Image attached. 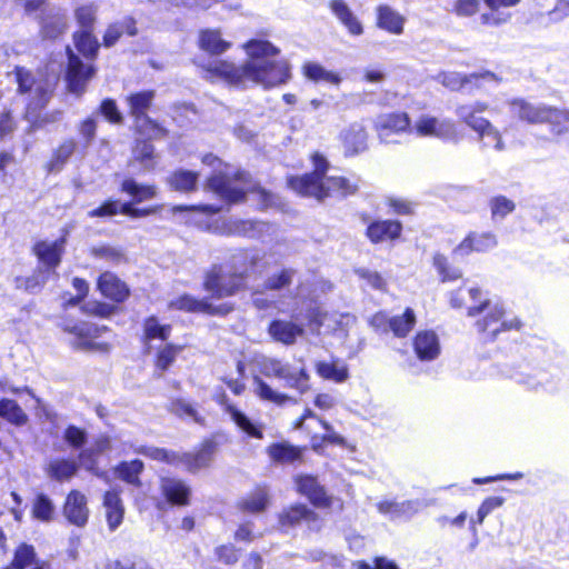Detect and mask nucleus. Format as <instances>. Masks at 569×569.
<instances>
[{"mask_svg":"<svg viewBox=\"0 0 569 569\" xmlns=\"http://www.w3.org/2000/svg\"><path fill=\"white\" fill-rule=\"evenodd\" d=\"M74 149L76 142L73 140H67L61 143L54 151L51 160L48 162V170L50 172L60 171L73 153Z\"/></svg>","mask_w":569,"mask_h":569,"instance_id":"49530a36","label":"nucleus"},{"mask_svg":"<svg viewBox=\"0 0 569 569\" xmlns=\"http://www.w3.org/2000/svg\"><path fill=\"white\" fill-rule=\"evenodd\" d=\"M169 308L188 311V312H203V313H227L229 309L222 308H213L211 303H209L204 299H196L190 295H183L178 297L177 299L170 301Z\"/></svg>","mask_w":569,"mask_h":569,"instance_id":"bb28decb","label":"nucleus"},{"mask_svg":"<svg viewBox=\"0 0 569 569\" xmlns=\"http://www.w3.org/2000/svg\"><path fill=\"white\" fill-rule=\"evenodd\" d=\"M68 28L67 17L59 16L47 20L42 27L46 38L54 39L62 34Z\"/></svg>","mask_w":569,"mask_h":569,"instance_id":"5fc2aeb1","label":"nucleus"},{"mask_svg":"<svg viewBox=\"0 0 569 569\" xmlns=\"http://www.w3.org/2000/svg\"><path fill=\"white\" fill-rule=\"evenodd\" d=\"M46 73H17V81L21 91H30L43 98L52 90V84L47 79L43 86V78Z\"/></svg>","mask_w":569,"mask_h":569,"instance_id":"7c9ffc66","label":"nucleus"},{"mask_svg":"<svg viewBox=\"0 0 569 569\" xmlns=\"http://www.w3.org/2000/svg\"><path fill=\"white\" fill-rule=\"evenodd\" d=\"M98 289L104 297L116 302L124 301L130 295L128 286L114 273L109 271L103 272L99 277Z\"/></svg>","mask_w":569,"mask_h":569,"instance_id":"6ab92c4d","label":"nucleus"},{"mask_svg":"<svg viewBox=\"0 0 569 569\" xmlns=\"http://www.w3.org/2000/svg\"><path fill=\"white\" fill-rule=\"evenodd\" d=\"M161 491L168 501L174 505H187L190 489L179 479L166 477L161 479Z\"/></svg>","mask_w":569,"mask_h":569,"instance_id":"cd10ccee","label":"nucleus"},{"mask_svg":"<svg viewBox=\"0 0 569 569\" xmlns=\"http://www.w3.org/2000/svg\"><path fill=\"white\" fill-rule=\"evenodd\" d=\"M293 276V269H284L279 274L270 277L266 281V287L271 290L283 288L291 283Z\"/></svg>","mask_w":569,"mask_h":569,"instance_id":"69168bd1","label":"nucleus"},{"mask_svg":"<svg viewBox=\"0 0 569 569\" xmlns=\"http://www.w3.org/2000/svg\"><path fill=\"white\" fill-rule=\"evenodd\" d=\"M171 411L181 418L192 419L196 422L201 421V418L199 417L197 409L191 403L183 399L174 400L171 403Z\"/></svg>","mask_w":569,"mask_h":569,"instance_id":"bf43d9fd","label":"nucleus"},{"mask_svg":"<svg viewBox=\"0 0 569 569\" xmlns=\"http://www.w3.org/2000/svg\"><path fill=\"white\" fill-rule=\"evenodd\" d=\"M197 44L200 50L210 56H221L232 47L231 41L223 39L221 29L219 28L200 29Z\"/></svg>","mask_w":569,"mask_h":569,"instance_id":"f8f14e48","label":"nucleus"},{"mask_svg":"<svg viewBox=\"0 0 569 569\" xmlns=\"http://www.w3.org/2000/svg\"><path fill=\"white\" fill-rule=\"evenodd\" d=\"M90 74L91 73H66L68 90L76 94L82 93L89 82Z\"/></svg>","mask_w":569,"mask_h":569,"instance_id":"680f3d73","label":"nucleus"},{"mask_svg":"<svg viewBox=\"0 0 569 569\" xmlns=\"http://www.w3.org/2000/svg\"><path fill=\"white\" fill-rule=\"evenodd\" d=\"M376 130L382 141L390 142L393 133L410 130V119L407 113L382 114L377 118Z\"/></svg>","mask_w":569,"mask_h":569,"instance_id":"4468645a","label":"nucleus"},{"mask_svg":"<svg viewBox=\"0 0 569 569\" xmlns=\"http://www.w3.org/2000/svg\"><path fill=\"white\" fill-rule=\"evenodd\" d=\"M63 516L70 523L83 527L89 518L86 496L78 490L70 491L63 506Z\"/></svg>","mask_w":569,"mask_h":569,"instance_id":"ddd939ff","label":"nucleus"},{"mask_svg":"<svg viewBox=\"0 0 569 569\" xmlns=\"http://www.w3.org/2000/svg\"><path fill=\"white\" fill-rule=\"evenodd\" d=\"M433 266L441 276L442 282L457 280L461 277V272L458 269L448 266L447 259L442 254L438 253L433 257Z\"/></svg>","mask_w":569,"mask_h":569,"instance_id":"13d9d810","label":"nucleus"},{"mask_svg":"<svg viewBox=\"0 0 569 569\" xmlns=\"http://www.w3.org/2000/svg\"><path fill=\"white\" fill-rule=\"evenodd\" d=\"M505 315V308L502 305L496 303L493 305L488 315L485 317L482 321H478L477 326L481 331H489L492 337L500 330H509V329H518L520 327V322L517 319L510 321H502L499 325L500 319Z\"/></svg>","mask_w":569,"mask_h":569,"instance_id":"aec40b11","label":"nucleus"},{"mask_svg":"<svg viewBox=\"0 0 569 569\" xmlns=\"http://www.w3.org/2000/svg\"><path fill=\"white\" fill-rule=\"evenodd\" d=\"M104 328H99L93 323L81 322L73 326H66L64 331L72 336L70 343L80 350L102 349L107 350L106 345L94 342V339L100 337Z\"/></svg>","mask_w":569,"mask_h":569,"instance_id":"1a4fd4ad","label":"nucleus"},{"mask_svg":"<svg viewBox=\"0 0 569 569\" xmlns=\"http://www.w3.org/2000/svg\"><path fill=\"white\" fill-rule=\"evenodd\" d=\"M318 327L327 332H346L356 322V318L349 313H323L316 319Z\"/></svg>","mask_w":569,"mask_h":569,"instance_id":"c756f323","label":"nucleus"},{"mask_svg":"<svg viewBox=\"0 0 569 569\" xmlns=\"http://www.w3.org/2000/svg\"><path fill=\"white\" fill-rule=\"evenodd\" d=\"M182 347L176 345H166L162 347L156 358V369L162 375L176 360Z\"/></svg>","mask_w":569,"mask_h":569,"instance_id":"3c124183","label":"nucleus"},{"mask_svg":"<svg viewBox=\"0 0 569 569\" xmlns=\"http://www.w3.org/2000/svg\"><path fill=\"white\" fill-rule=\"evenodd\" d=\"M91 252L94 257L106 259L107 261L112 263H118L123 259V253L121 252V250L110 246L92 248Z\"/></svg>","mask_w":569,"mask_h":569,"instance_id":"338daca9","label":"nucleus"},{"mask_svg":"<svg viewBox=\"0 0 569 569\" xmlns=\"http://www.w3.org/2000/svg\"><path fill=\"white\" fill-rule=\"evenodd\" d=\"M214 443L212 441H204L196 453H180L179 465L186 467L190 472H197L202 468H206L212 461L214 455Z\"/></svg>","mask_w":569,"mask_h":569,"instance_id":"412c9836","label":"nucleus"},{"mask_svg":"<svg viewBox=\"0 0 569 569\" xmlns=\"http://www.w3.org/2000/svg\"><path fill=\"white\" fill-rule=\"evenodd\" d=\"M0 417L16 426H22L28 420L24 411L11 399H2L0 401Z\"/></svg>","mask_w":569,"mask_h":569,"instance_id":"37998d69","label":"nucleus"},{"mask_svg":"<svg viewBox=\"0 0 569 569\" xmlns=\"http://www.w3.org/2000/svg\"><path fill=\"white\" fill-rule=\"evenodd\" d=\"M497 246L496 236L490 232L470 233L455 251L461 254H468L472 251L485 252Z\"/></svg>","mask_w":569,"mask_h":569,"instance_id":"b1692460","label":"nucleus"},{"mask_svg":"<svg viewBox=\"0 0 569 569\" xmlns=\"http://www.w3.org/2000/svg\"><path fill=\"white\" fill-rule=\"evenodd\" d=\"M412 130L419 137H432L441 140H456L457 131L452 121L423 114L413 124Z\"/></svg>","mask_w":569,"mask_h":569,"instance_id":"0eeeda50","label":"nucleus"},{"mask_svg":"<svg viewBox=\"0 0 569 569\" xmlns=\"http://www.w3.org/2000/svg\"><path fill=\"white\" fill-rule=\"evenodd\" d=\"M413 349L422 361L436 359L440 353L438 336L429 330L418 332L413 341Z\"/></svg>","mask_w":569,"mask_h":569,"instance_id":"4be33fe9","label":"nucleus"},{"mask_svg":"<svg viewBox=\"0 0 569 569\" xmlns=\"http://www.w3.org/2000/svg\"><path fill=\"white\" fill-rule=\"evenodd\" d=\"M197 182V174L191 171H177L169 179L170 186L179 191L192 190Z\"/></svg>","mask_w":569,"mask_h":569,"instance_id":"864d4df0","label":"nucleus"},{"mask_svg":"<svg viewBox=\"0 0 569 569\" xmlns=\"http://www.w3.org/2000/svg\"><path fill=\"white\" fill-rule=\"evenodd\" d=\"M78 465L73 460L57 459L49 462L47 473L58 481L69 480L76 475Z\"/></svg>","mask_w":569,"mask_h":569,"instance_id":"4c0bfd02","label":"nucleus"},{"mask_svg":"<svg viewBox=\"0 0 569 569\" xmlns=\"http://www.w3.org/2000/svg\"><path fill=\"white\" fill-rule=\"evenodd\" d=\"M171 333L170 325L160 323L159 319L151 316L144 320L143 323V340L150 343L153 340L166 341Z\"/></svg>","mask_w":569,"mask_h":569,"instance_id":"c9c22d12","label":"nucleus"},{"mask_svg":"<svg viewBox=\"0 0 569 569\" xmlns=\"http://www.w3.org/2000/svg\"><path fill=\"white\" fill-rule=\"evenodd\" d=\"M253 263V257L248 252L232 256L231 266H214L207 273L204 289L216 298H224L237 293L243 287V274L248 264Z\"/></svg>","mask_w":569,"mask_h":569,"instance_id":"f03ea898","label":"nucleus"},{"mask_svg":"<svg viewBox=\"0 0 569 569\" xmlns=\"http://www.w3.org/2000/svg\"><path fill=\"white\" fill-rule=\"evenodd\" d=\"M378 26L391 33L400 34L403 31L405 18L388 6L377 9Z\"/></svg>","mask_w":569,"mask_h":569,"instance_id":"72a5a7b5","label":"nucleus"},{"mask_svg":"<svg viewBox=\"0 0 569 569\" xmlns=\"http://www.w3.org/2000/svg\"><path fill=\"white\" fill-rule=\"evenodd\" d=\"M438 81L450 90H460L468 86L470 79L461 77V73H439Z\"/></svg>","mask_w":569,"mask_h":569,"instance_id":"e2e57ef3","label":"nucleus"},{"mask_svg":"<svg viewBox=\"0 0 569 569\" xmlns=\"http://www.w3.org/2000/svg\"><path fill=\"white\" fill-rule=\"evenodd\" d=\"M401 224L398 221H378L368 227L367 234L372 242L393 240L399 237Z\"/></svg>","mask_w":569,"mask_h":569,"instance_id":"2f4dec72","label":"nucleus"},{"mask_svg":"<svg viewBox=\"0 0 569 569\" xmlns=\"http://www.w3.org/2000/svg\"><path fill=\"white\" fill-rule=\"evenodd\" d=\"M219 81L233 82L242 77L248 78L252 82L260 83L264 88H272L278 84L286 83L290 73H212Z\"/></svg>","mask_w":569,"mask_h":569,"instance_id":"a211bd4d","label":"nucleus"},{"mask_svg":"<svg viewBox=\"0 0 569 569\" xmlns=\"http://www.w3.org/2000/svg\"><path fill=\"white\" fill-rule=\"evenodd\" d=\"M254 393L264 401L272 402L274 405H284L290 398L274 389H272L267 382H264L259 376L253 377Z\"/></svg>","mask_w":569,"mask_h":569,"instance_id":"ea45409f","label":"nucleus"},{"mask_svg":"<svg viewBox=\"0 0 569 569\" xmlns=\"http://www.w3.org/2000/svg\"><path fill=\"white\" fill-rule=\"evenodd\" d=\"M36 559V552L32 546L22 543L19 546L14 553L12 567L6 569H24L33 565Z\"/></svg>","mask_w":569,"mask_h":569,"instance_id":"603ef678","label":"nucleus"},{"mask_svg":"<svg viewBox=\"0 0 569 569\" xmlns=\"http://www.w3.org/2000/svg\"><path fill=\"white\" fill-rule=\"evenodd\" d=\"M92 31L93 30H79L73 34V41L78 51L90 59L96 57L99 49V43Z\"/></svg>","mask_w":569,"mask_h":569,"instance_id":"58836bf2","label":"nucleus"},{"mask_svg":"<svg viewBox=\"0 0 569 569\" xmlns=\"http://www.w3.org/2000/svg\"><path fill=\"white\" fill-rule=\"evenodd\" d=\"M427 506L428 503L420 499L406 500L401 502L383 500L377 505V509L380 513L390 516L391 518H410Z\"/></svg>","mask_w":569,"mask_h":569,"instance_id":"2eb2a0df","label":"nucleus"},{"mask_svg":"<svg viewBox=\"0 0 569 569\" xmlns=\"http://www.w3.org/2000/svg\"><path fill=\"white\" fill-rule=\"evenodd\" d=\"M224 410L229 413L231 420L248 436L262 439V430L260 426L254 425L251 420L233 405L226 402Z\"/></svg>","mask_w":569,"mask_h":569,"instance_id":"f704fd0d","label":"nucleus"},{"mask_svg":"<svg viewBox=\"0 0 569 569\" xmlns=\"http://www.w3.org/2000/svg\"><path fill=\"white\" fill-rule=\"evenodd\" d=\"M143 469V463L140 460H132L130 462H122L118 466L117 472L119 478L128 483L139 486V475Z\"/></svg>","mask_w":569,"mask_h":569,"instance_id":"8fccbe9b","label":"nucleus"},{"mask_svg":"<svg viewBox=\"0 0 569 569\" xmlns=\"http://www.w3.org/2000/svg\"><path fill=\"white\" fill-rule=\"evenodd\" d=\"M99 7L94 2L82 4L74 9V19L81 30H93Z\"/></svg>","mask_w":569,"mask_h":569,"instance_id":"79ce46f5","label":"nucleus"},{"mask_svg":"<svg viewBox=\"0 0 569 569\" xmlns=\"http://www.w3.org/2000/svg\"><path fill=\"white\" fill-rule=\"evenodd\" d=\"M346 152L356 154L367 148V133L362 124L353 123L341 134Z\"/></svg>","mask_w":569,"mask_h":569,"instance_id":"c85d7f7f","label":"nucleus"},{"mask_svg":"<svg viewBox=\"0 0 569 569\" xmlns=\"http://www.w3.org/2000/svg\"><path fill=\"white\" fill-rule=\"evenodd\" d=\"M121 190L133 198L136 202H142L156 197L153 186L139 184L133 179H126L121 184Z\"/></svg>","mask_w":569,"mask_h":569,"instance_id":"a19ab883","label":"nucleus"},{"mask_svg":"<svg viewBox=\"0 0 569 569\" xmlns=\"http://www.w3.org/2000/svg\"><path fill=\"white\" fill-rule=\"evenodd\" d=\"M416 323V316L412 309L407 308L402 316L390 319V330L397 337H406Z\"/></svg>","mask_w":569,"mask_h":569,"instance_id":"c03bdc74","label":"nucleus"},{"mask_svg":"<svg viewBox=\"0 0 569 569\" xmlns=\"http://www.w3.org/2000/svg\"><path fill=\"white\" fill-rule=\"evenodd\" d=\"M510 13L499 11V9L491 10L490 12L482 13L480 21L485 26L499 27L510 20Z\"/></svg>","mask_w":569,"mask_h":569,"instance_id":"774afa93","label":"nucleus"},{"mask_svg":"<svg viewBox=\"0 0 569 569\" xmlns=\"http://www.w3.org/2000/svg\"><path fill=\"white\" fill-rule=\"evenodd\" d=\"M247 56L244 71H289L290 64L280 57L281 50L268 40L253 38L241 44Z\"/></svg>","mask_w":569,"mask_h":569,"instance_id":"20e7f679","label":"nucleus"},{"mask_svg":"<svg viewBox=\"0 0 569 569\" xmlns=\"http://www.w3.org/2000/svg\"><path fill=\"white\" fill-rule=\"evenodd\" d=\"M64 246L66 239L62 237L56 240L38 241L32 250L49 273L50 270H54L60 264Z\"/></svg>","mask_w":569,"mask_h":569,"instance_id":"9b49d317","label":"nucleus"},{"mask_svg":"<svg viewBox=\"0 0 569 569\" xmlns=\"http://www.w3.org/2000/svg\"><path fill=\"white\" fill-rule=\"evenodd\" d=\"M48 279L47 271H38L31 277L28 278H17L16 283L17 288L24 289L26 291L34 292L39 288H41Z\"/></svg>","mask_w":569,"mask_h":569,"instance_id":"4d7b16f0","label":"nucleus"},{"mask_svg":"<svg viewBox=\"0 0 569 569\" xmlns=\"http://www.w3.org/2000/svg\"><path fill=\"white\" fill-rule=\"evenodd\" d=\"M54 511V505L48 496L39 493L36 497L32 506L33 518L43 522H49L53 519Z\"/></svg>","mask_w":569,"mask_h":569,"instance_id":"a18cd8bd","label":"nucleus"},{"mask_svg":"<svg viewBox=\"0 0 569 569\" xmlns=\"http://www.w3.org/2000/svg\"><path fill=\"white\" fill-rule=\"evenodd\" d=\"M303 328L291 321L276 320L270 323L268 332L278 342L292 345L303 335Z\"/></svg>","mask_w":569,"mask_h":569,"instance_id":"393cba45","label":"nucleus"},{"mask_svg":"<svg viewBox=\"0 0 569 569\" xmlns=\"http://www.w3.org/2000/svg\"><path fill=\"white\" fill-rule=\"evenodd\" d=\"M103 508L108 527L114 531L122 523L124 517V507L117 491L106 492Z\"/></svg>","mask_w":569,"mask_h":569,"instance_id":"a878e982","label":"nucleus"},{"mask_svg":"<svg viewBox=\"0 0 569 569\" xmlns=\"http://www.w3.org/2000/svg\"><path fill=\"white\" fill-rule=\"evenodd\" d=\"M208 188L229 202H239L249 194L262 207L273 204L272 194L252 182L246 173L231 179L227 171L219 170V173L209 178Z\"/></svg>","mask_w":569,"mask_h":569,"instance_id":"7ed1b4c3","label":"nucleus"},{"mask_svg":"<svg viewBox=\"0 0 569 569\" xmlns=\"http://www.w3.org/2000/svg\"><path fill=\"white\" fill-rule=\"evenodd\" d=\"M329 8L335 17L345 26L352 36H360L363 27L358 17L350 9L345 0H330Z\"/></svg>","mask_w":569,"mask_h":569,"instance_id":"5701e85b","label":"nucleus"},{"mask_svg":"<svg viewBox=\"0 0 569 569\" xmlns=\"http://www.w3.org/2000/svg\"><path fill=\"white\" fill-rule=\"evenodd\" d=\"M139 452L143 453L151 459L163 461L170 465L179 466V457L180 452L168 451L161 448H143L139 450Z\"/></svg>","mask_w":569,"mask_h":569,"instance_id":"6e6d98bb","label":"nucleus"},{"mask_svg":"<svg viewBox=\"0 0 569 569\" xmlns=\"http://www.w3.org/2000/svg\"><path fill=\"white\" fill-rule=\"evenodd\" d=\"M490 208L493 218H505L515 210V203L506 197L499 196L490 201Z\"/></svg>","mask_w":569,"mask_h":569,"instance_id":"052dcab7","label":"nucleus"},{"mask_svg":"<svg viewBox=\"0 0 569 569\" xmlns=\"http://www.w3.org/2000/svg\"><path fill=\"white\" fill-rule=\"evenodd\" d=\"M312 173L288 179V184L298 194L322 200L332 196L346 197L357 191L358 184L355 181L338 176H326L329 163L319 153L312 156Z\"/></svg>","mask_w":569,"mask_h":569,"instance_id":"f257e3e1","label":"nucleus"},{"mask_svg":"<svg viewBox=\"0 0 569 569\" xmlns=\"http://www.w3.org/2000/svg\"><path fill=\"white\" fill-rule=\"evenodd\" d=\"M153 100L152 91H143L128 97L130 112L136 118V124L140 130L150 127V137L157 138L162 134V129L146 117V112Z\"/></svg>","mask_w":569,"mask_h":569,"instance_id":"6e6552de","label":"nucleus"},{"mask_svg":"<svg viewBox=\"0 0 569 569\" xmlns=\"http://www.w3.org/2000/svg\"><path fill=\"white\" fill-rule=\"evenodd\" d=\"M295 483L299 493L306 496L310 502L318 508H330L333 499L328 496L317 479L312 476L298 475Z\"/></svg>","mask_w":569,"mask_h":569,"instance_id":"9d476101","label":"nucleus"},{"mask_svg":"<svg viewBox=\"0 0 569 569\" xmlns=\"http://www.w3.org/2000/svg\"><path fill=\"white\" fill-rule=\"evenodd\" d=\"M154 149L147 141H140L133 149V162H139L144 170L153 169L156 164Z\"/></svg>","mask_w":569,"mask_h":569,"instance_id":"09e8293b","label":"nucleus"},{"mask_svg":"<svg viewBox=\"0 0 569 569\" xmlns=\"http://www.w3.org/2000/svg\"><path fill=\"white\" fill-rule=\"evenodd\" d=\"M512 113L521 120L530 123L552 121L557 123L565 122V129L569 130V112L550 109L540 106H533L523 100H516L511 103Z\"/></svg>","mask_w":569,"mask_h":569,"instance_id":"423d86ee","label":"nucleus"},{"mask_svg":"<svg viewBox=\"0 0 569 569\" xmlns=\"http://www.w3.org/2000/svg\"><path fill=\"white\" fill-rule=\"evenodd\" d=\"M458 116L463 119V121L471 127L475 131H477L481 138H485V132L487 138L492 137L493 140H497L496 149L501 150L503 148L502 141L499 132L487 121L486 119L476 116L470 107L462 106L458 108Z\"/></svg>","mask_w":569,"mask_h":569,"instance_id":"f3484780","label":"nucleus"},{"mask_svg":"<svg viewBox=\"0 0 569 569\" xmlns=\"http://www.w3.org/2000/svg\"><path fill=\"white\" fill-rule=\"evenodd\" d=\"M252 362L259 373L281 379L287 387L297 389L300 393H305L309 389V375L303 367L293 368L279 359L263 355L256 356Z\"/></svg>","mask_w":569,"mask_h":569,"instance_id":"39448f33","label":"nucleus"},{"mask_svg":"<svg viewBox=\"0 0 569 569\" xmlns=\"http://www.w3.org/2000/svg\"><path fill=\"white\" fill-rule=\"evenodd\" d=\"M267 453L273 462L291 463L300 458V451L297 447L288 442L273 443L267 448Z\"/></svg>","mask_w":569,"mask_h":569,"instance_id":"e433bc0d","label":"nucleus"},{"mask_svg":"<svg viewBox=\"0 0 569 569\" xmlns=\"http://www.w3.org/2000/svg\"><path fill=\"white\" fill-rule=\"evenodd\" d=\"M317 372L322 378L333 380L335 382H343L348 378V368L337 362H319L317 365Z\"/></svg>","mask_w":569,"mask_h":569,"instance_id":"de8ad7c7","label":"nucleus"},{"mask_svg":"<svg viewBox=\"0 0 569 569\" xmlns=\"http://www.w3.org/2000/svg\"><path fill=\"white\" fill-rule=\"evenodd\" d=\"M301 520H305L312 530L320 529L318 515L303 505L291 506L279 515V523L281 527H292L298 525Z\"/></svg>","mask_w":569,"mask_h":569,"instance_id":"dca6fc26","label":"nucleus"},{"mask_svg":"<svg viewBox=\"0 0 569 569\" xmlns=\"http://www.w3.org/2000/svg\"><path fill=\"white\" fill-rule=\"evenodd\" d=\"M214 552L218 560L226 565H234L239 559V550L231 543L217 547Z\"/></svg>","mask_w":569,"mask_h":569,"instance_id":"0e129e2a","label":"nucleus"},{"mask_svg":"<svg viewBox=\"0 0 569 569\" xmlns=\"http://www.w3.org/2000/svg\"><path fill=\"white\" fill-rule=\"evenodd\" d=\"M270 505V492L267 487L254 488L241 502V509L251 513L264 511Z\"/></svg>","mask_w":569,"mask_h":569,"instance_id":"473e14b6","label":"nucleus"}]
</instances>
